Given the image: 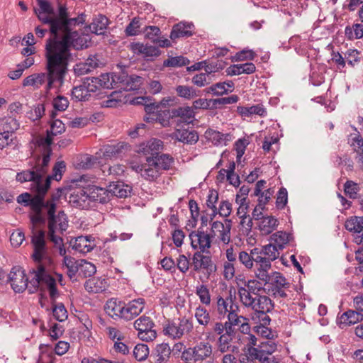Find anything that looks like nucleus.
I'll return each instance as SVG.
<instances>
[{"instance_id":"nucleus-1","label":"nucleus","mask_w":363,"mask_h":363,"mask_svg":"<svg viewBox=\"0 0 363 363\" xmlns=\"http://www.w3.org/2000/svg\"><path fill=\"white\" fill-rule=\"evenodd\" d=\"M45 233L43 230L33 232L31 243L33 247L32 258L36 263V267L30 272L31 277L28 292L34 294L40 288L45 287L52 301L59 296L56 279L50 274L52 268V259L49 255L45 242Z\"/></svg>"},{"instance_id":"nucleus-2","label":"nucleus","mask_w":363,"mask_h":363,"mask_svg":"<svg viewBox=\"0 0 363 363\" xmlns=\"http://www.w3.org/2000/svg\"><path fill=\"white\" fill-rule=\"evenodd\" d=\"M90 40L88 35L80 34L77 31L48 39L45 50H48L50 52V67H59L61 73L68 70L69 62L72 58L70 48L72 47L76 50L86 48L89 47Z\"/></svg>"},{"instance_id":"nucleus-3","label":"nucleus","mask_w":363,"mask_h":363,"mask_svg":"<svg viewBox=\"0 0 363 363\" xmlns=\"http://www.w3.org/2000/svg\"><path fill=\"white\" fill-rule=\"evenodd\" d=\"M38 8H34V12L39 21L43 24L49 26V30L52 38L59 37V28L66 24L65 20L69 16L67 8L65 5L60 4L58 13H55L54 8L48 0H36Z\"/></svg>"},{"instance_id":"nucleus-4","label":"nucleus","mask_w":363,"mask_h":363,"mask_svg":"<svg viewBox=\"0 0 363 363\" xmlns=\"http://www.w3.org/2000/svg\"><path fill=\"white\" fill-rule=\"evenodd\" d=\"M133 52V56L126 60L125 56H122L123 62H122L121 67H123L121 74L112 72L101 74L98 78L99 84L100 87L104 89H115L118 88L120 85L125 84V89H133L134 86V74H128V69L131 65H134L136 59L135 58V53H136V43H131L127 46Z\"/></svg>"},{"instance_id":"nucleus-5","label":"nucleus","mask_w":363,"mask_h":363,"mask_svg":"<svg viewBox=\"0 0 363 363\" xmlns=\"http://www.w3.org/2000/svg\"><path fill=\"white\" fill-rule=\"evenodd\" d=\"M50 52L48 50H45V59H46V72L35 73L26 77L22 83L23 86H33L34 89L40 88L45 82L47 84L45 86L46 91H50L55 83H57L59 86H62L65 81V77L68 70L60 72V69L57 67H50Z\"/></svg>"},{"instance_id":"nucleus-6","label":"nucleus","mask_w":363,"mask_h":363,"mask_svg":"<svg viewBox=\"0 0 363 363\" xmlns=\"http://www.w3.org/2000/svg\"><path fill=\"white\" fill-rule=\"evenodd\" d=\"M45 196V194L40 192L38 195L34 196H32L28 192H25L20 194L16 199L18 203L24 206H29L33 212L29 216L33 228L36 225L45 223V218L43 215V209L46 208V206L44 205Z\"/></svg>"},{"instance_id":"nucleus-7","label":"nucleus","mask_w":363,"mask_h":363,"mask_svg":"<svg viewBox=\"0 0 363 363\" xmlns=\"http://www.w3.org/2000/svg\"><path fill=\"white\" fill-rule=\"evenodd\" d=\"M86 199L105 203L110 199L109 189H106L93 186L88 189V192L83 189H79L77 194L71 195L69 202L72 203L76 207L84 208V203Z\"/></svg>"},{"instance_id":"nucleus-8","label":"nucleus","mask_w":363,"mask_h":363,"mask_svg":"<svg viewBox=\"0 0 363 363\" xmlns=\"http://www.w3.org/2000/svg\"><path fill=\"white\" fill-rule=\"evenodd\" d=\"M175 320H168L163 325V334L172 340H180L186 334L191 333L194 328L191 318L182 317Z\"/></svg>"},{"instance_id":"nucleus-9","label":"nucleus","mask_w":363,"mask_h":363,"mask_svg":"<svg viewBox=\"0 0 363 363\" xmlns=\"http://www.w3.org/2000/svg\"><path fill=\"white\" fill-rule=\"evenodd\" d=\"M134 87L133 89H125V84H121L118 87L119 91H114L111 92L108 99L103 101L102 105L104 107H117L122 104H136V83L135 78L134 77Z\"/></svg>"},{"instance_id":"nucleus-10","label":"nucleus","mask_w":363,"mask_h":363,"mask_svg":"<svg viewBox=\"0 0 363 363\" xmlns=\"http://www.w3.org/2000/svg\"><path fill=\"white\" fill-rule=\"evenodd\" d=\"M54 206H51L50 209L48 212V236L51 242L55 245H62V238L60 236L55 235L57 225L59 227V230L61 234L67 230L68 227V220L66 214L64 211H61L58 212L57 217H53Z\"/></svg>"},{"instance_id":"nucleus-11","label":"nucleus","mask_w":363,"mask_h":363,"mask_svg":"<svg viewBox=\"0 0 363 363\" xmlns=\"http://www.w3.org/2000/svg\"><path fill=\"white\" fill-rule=\"evenodd\" d=\"M213 347L208 342H200L193 347L185 349L182 353V359L185 363L202 362L211 359Z\"/></svg>"},{"instance_id":"nucleus-12","label":"nucleus","mask_w":363,"mask_h":363,"mask_svg":"<svg viewBox=\"0 0 363 363\" xmlns=\"http://www.w3.org/2000/svg\"><path fill=\"white\" fill-rule=\"evenodd\" d=\"M262 283L266 286L265 289L267 290L268 294L274 298H286L288 296L286 290L289 288L290 283L280 272H272Z\"/></svg>"},{"instance_id":"nucleus-13","label":"nucleus","mask_w":363,"mask_h":363,"mask_svg":"<svg viewBox=\"0 0 363 363\" xmlns=\"http://www.w3.org/2000/svg\"><path fill=\"white\" fill-rule=\"evenodd\" d=\"M274 308V303L271 298L262 295L257 298V301L252 311V319L259 325H269L271 321L268 313Z\"/></svg>"},{"instance_id":"nucleus-14","label":"nucleus","mask_w":363,"mask_h":363,"mask_svg":"<svg viewBox=\"0 0 363 363\" xmlns=\"http://www.w3.org/2000/svg\"><path fill=\"white\" fill-rule=\"evenodd\" d=\"M8 281L15 293H23L29 287V278L21 267H13L8 274Z\"/></svg>"},{"instance_id":"nucleus-15","label":"nucleus","mask_w":363,"mask_h":363,"mask_svg":"<svg viewBox=\"0 0 363 363\" xmlns=\"http://www.w3.org/2000/svg\"><path fill=\"white\" fill-rule=\"evenodd\" d=\"M189 238L193 249L202 252H209L212 242L211 235L199 228L197 230L192 231L189 234Z\"/></svg>"},{"instance_id":"nucleus-16","label":"nucleus","mask_w":363,"mask_h":363,"mask_svg":"<svg viewBox=\"0 0 363 363\" xmlns=\"http://www.w3.org/2000/svg\"><path fill=\"white\" fill-rule=\"evenodd\" d=\"M231 305L230 306V313L228 314V324L234 326L237 330H240L243 334H247L250 331V327L247 322V319L238 314L239 307L233 305V299L230 298Z\"/></svg>"},{"instance_id":"nucleus-17","label":"nucleus","mask_w":363,"mask_h":363,"mask_svg":"<svg viewBox=\"0 0 363 363\" xmlns=\"http://www.w3.org/2000/svg\"><path fill=\"white\" fill-rule=\"evenodd\" d=\"M138 320L140 321L138 323V338L146 342L153 341L157 333L152 329L155 324L150 317L143 315Z\"/></svg>"},{"instance_id":"nucleus-18","label":"nucleus","mask_w":363,"mask_h":363,"mask_svg":"<svg viewBox=\"0 0 363 363\" xmlns=\"http://www.w3.org/2000/svg\"><path fill=\"white\" fill-rule=\"evenodd\" d=\"M16 180L21 183L33 182L31 189L35 192V195H38L40 187H43V177L40 175V173L35 169V167H33L32 169L17 173Z\"/></svg>"},{"instance_id":"nucleus-19","label":"nucleus","mask_w":363,"mask_h":363,"mask_svg":"<svg viewBox=\"0 0 363 363\" xmlns=\"http://www.w3.org/2000/svg\"><path fill=\"white\" fill-rule=\"evenodd\" d=\"M225 222L223 224L220 221H213L208 234L212 239L217 236L223 243L228 244L230 240L231 220L226 219Z\"/></svg>"},{"instance_id":"nucleus-20","label":"nucleus","mask_w":363,"mask_h":363,"mask_svg":"<svg viewBox=\"0 0 363 363\" xmlns=\"http://www.w3.org/2000/svg\"><path fill=\"white\" fill-rule=\"evenodd\" d=\"M237 279L238 296L259 294L262 289L261 281L259 279L246 280L245 278H237Z\"/></svg>"},{"instance_id":"nucleus-21","label":"nucleus","mask_w":363,"mask_h":363,"mask_svg":"<svg viewBox=\"0 0 363 363\" xmlns=\"http://www.w3.org/2000/svg\"><path fill=\"white\" fill-rule=\"evenodd\" d=\"M131 151V145L125 142L106 145L103 148V157L106 159L121 157Z\"/></svg>"},{"instance_id":"nucleus-22","label":"nucleus","mask_w":363,"mask_h":363,"mask_svg":"<svg viewBox=\"0 0 363 363\" xmlns=\"http://www.w3.org/2000/svg\"><path fill=\"white\" fill-rule=\"evenodd\" d=\"M345 228L354 235L357 245L363 244V216H351L345 223Z\"/></svg>"},{"instance_id":"nucleus-23","label":"nucleus","mask_w":363,"mask_h":363,"mask_svg":"<svg viewBox=\"0 0 363 363\" xmlns=\"http://www.w3.org/2000/svg\"><path fill=\"white\" fill-rule=\"evenodd\" d=\"M204 252H196L192 257V266L195 272L205 269L209 274L215 271L216 267L213 263L211 257L204 255Z\"/></svg>"},{"instance_id":"nucleus-24","label":"nucleus","mask_w":363,"mask_h":363,"mask_svg":"<svg viewBox=\"0 0 363 363\" xmlns=\"http://www.w3.org/2000/svg\"><path fill=\"white\" fill-rule=\"evenodd\" d=\"M162 147L163 143L162 140L152 138L146 143H140L138 149V153L143 155L146 160L147 157H156L160 151L162 150Z\"/></svg>"},{"instance_id":"nucleus-25","label":"nucleus","mask_w":363,"mask_h":363,"mask_svg":"<svg viewBox=\"0 0 363 363\" xmlns=\"http://www.w3.org/2000/svg\"><path fill=\"white\" fill-rule=\"evenodd\" d=\"M253 268L257 279L263 282L270 276L271 273L269 272L272 268V262L258 254L256 255Z\"/></svg>"},{"instance_id":"nucleus-26","label":"nucleus","mask_w":363,"mask_h":363,"mask_svg":"<svg viewBox=\"0 0 363 363\" xmlns=\"http://www.w3.org/2000/svg\"><path fill=\"white\" fill-rule=\"evenodd\" d=\"M138 106H143V110L147 116L144 117V120L147 122H153L155 121V113H158L160 110V104L152 102V99L148 97H143L138 96Z\"/></svg>"},{"instance_id":"nucleus-27","label":"nucleus","mask_w":363,"mask_h":363,"mask_svg":"<svg viewBox=\"0 0 363 363\" xmlns=\"http://www.w3.org/2000/svg\"><path fill=\"white\" fill-rule=\"evenodd\" d=\"M66 169V164L64 161H59L57 162L53 168H52V172L51 175H49L47 177L44 184L43 187H40V189L38 190L40 193H42L43 194H47L49 189L50 188V184L51 180L55 179L56 181H60L62 179V173L65 171Z\"/></svg>"},{"instance_id":"nucleus-28","label":"nucleus","mask_w":363,"mask_h":363,"mask_svg":"<svg viewBox=\"0 0 363 363\" xmlns=\"http://www.w3.org/2000/svg\"><path fill=\"white\" fill-rule=\"evenodd\" d=\"M71 243L74 250L83 254L91 252L95 247L94 238L91 235L79 236Z\"/></svg>"},{"instance_id":"nucleus-29","label":"nucleus","mask_w":363,"mask_h":363,"mask_svg":"<svg viewBox=\"0 0 363 363\" xmlns=\"http://www.w3.org/2000/svg\"><path fill=\"white\" fill-rule=\"evenodd\" d=\"M146 162H150V164L155 165L159 170H168L174 163V158L167 154H162L160 155L158 154L156 157H147Z\"/></svg>"},{"instance_id":"nucleus-30","label":"nucleus","mask_w":363,"mask_h":363,"mask_svg":"<svg viewBox=\"0 0 363 363\" xmlns=\"http://www.w3.org/2000/svg\"><path fill=\"white\" fill-rule=\"evenodd\" d=\"M363 320V315L355 311L349 310L338 318V325L341 328L354 325Z\"/></svg>"},{"instance_id":"nucleus-31","label":"nucleus","mask_w":363,"mask_h":363,"mask_svg":"<svg viewBox=\"0 0 363 363\" xmlns=\"http://www.w3.org/2000/svg\"><path fill=\"white\" fill-rule=\"evenodd\" d=\"M172 138L187 144L196 143L199 140L196 131L188 129H177L172 133Z\"/></svg>"},{"instance_id":"nucleus-32","label":"nucleus","mask_w":363,"mask_h":363,"mask_svg":"<svg viewBox=\"0 0 363 363\" xmlns=\"http://www.w3.org/2000/svg\"><path fill=\"white\" fill-rule=\"evenodd\" d=\"M193 28L192 23H179L173 26L170 38L174 40L182 37H189L193 34Z\"/></svg>"},{"instance_id":"nucleus-33","label":"nucleus","mask_w":363,"mask_h":363,"mask_svg":"<svg viewBox=\"0 0 363 363\" xmlns=\"http://www.w3.org/2000/svg\"><path fill=\"white\" fill-rule=\"evenodd\" d=\"M256 71V67L252 62H247L245 64H238L230 65L226 69L228 75H240L241 74H250Z\"/></svg>"},{"instance_id":"nucleus-34","label":"nucleus","mask_w":363,"mask_h":363,"mask_svg":"<svg viewBox=\"0 0 363 363\" xmlns=\"http://www.w3.org/2000/svg\"><path fill=\"white\" fill-rule=\"evenodd\" d=\"M260 254L259 248L255 247L252 249L250 253L246 251H240L238 253L239 262L247 269H251L254 267L256 255Z\"/></svg>"},{"instance_id":"nucleus-35","label":"nucleus","mask_w":363,"mask_h":363,"mask_svg":"<svg viewBox=\"0 0 363 363\" xmlns=\"http://www.w3.org/2000/svg\"><path fill=\"white\" fill-rule=\"evenodd\" d=\"M238 113L244 117H249L252 115H258L259 116H265L267 110L262 104H256L252 106H238Z\"/></svg>"},{"instance_id":"nucleus-36","label":"nucleus","mask_w":363,"mask_h":363,"mask_svg":"<svg viewBox=\"0 0 363 363\" xmlns=\"http://www.w3.org/2000/svg\"><path fill=\"white\" fill-rule=\"evenodd\" d=\"M161 52L157 47L138 43V56L141 57L146 60H153L155 57H158Z\"/></svg>"},{"instance_id":"nucleus-37","label":"nucleus","mask_w":363,"mask_h":363,"mask_svg":"<svg viewBox=\"0 0 363 363\" xmlns=\"http://www.w3.org/2000/svg\"><path fill=\"white\" fill-rule=\"evenodd\" d=\"M123 302L118 301L117 298H110L106 303L104 310L106 313L111 317H121L123 310Z\"/></svg>"},{"instance_id":"nucleus-38","label":"nucleus","mask_w":363,"mask_h":363,"mask_svg":"<svg viewBox=\"0 0 363 363\" xmlns=\"http://www.w3.org/2000/svg\"><path fill=\"white\" fill-rule=\"evenodd\" d=\"M108 22V19L105 16L99 15L89 26V30L96 35H103L106 30Z\"/></svg>"},{"instance_id":"nucleus-39","label":"nucleus","mask_w":363,"mask_h":363,"mask_svg":"<svg viewBox=\"0 0 363 363\" xmlns=\"http://www.w3.org/2000/svg\"><path fill=\"white\" fill-rule=\"evenodd\" d=\"M177 96L186 100H191L201 95V91L187 85H178L175 87Z\"/></svg>"},{"instance_id":"nucleus-40","label":"nucleus","mask_w":363,"mask_h":363,"mask_svg":"<svg viewBox=\"0 0 363 363\" xmlns=\"http://www.w3.org/2000/svg\"><path fill=\"white\" fill-rule=\"evenodd\" d=\"M206 137L216 145H225L227 142L231 140V135L229 133H222L214 130H208L206 132Z\"/></svg>"},{"instance_id":"nucleus-41","label":"nucleus","mask_w":363,"mask_h":363,"mask_svg":"<svg viewBox=\"0 0 363 363\" xmlns=\"http://www.w3.org/2000/svg\"><path fill=\"white\" fill-rule=\"evenodd\" d=\"M172 116L179 117L183 122L190 123L194 118L195 113L192 107L182 106L172 110Z\"/></svg>"},{"instance_id":"nucleus-42","label":"nucleus","mask_w":363,"mask_h":363,"mask_svg":"<svg viewBox=\"0 0 363 363\" xmlns=\"http://www.w3.org/2000/svg\"><path fill=\"white\" fill-rule=\"evenodd\" d=\"M52 154V150H48L42 152V162L39 163L40 157L37 156L35 158V164L34 165L40 175L43 177L44 174L47 172L48 167L50 161V157Z\"/></svg>"},{"instance_id":"nucleus-43","label":"nucleus","mask_w":363,"mask_h":363,"mask_svg":"<svg viewBox=\"0 0 363 363\" xmlns=\"http://www.w3.org/2000/svg\"><path fill=\"white\" fill-rule=\"evenodd\" d=\"M20 123L17 117L7 116L0 119V127L8 133H13L19 128Z\"/></svg>"},{"instance_id":"nucleus-44","label":"nucleus","mask_w":363,"mask_h":363,"mask_svg":"<svg viewBox=\"0 0 363 363\" xmlns=\"http://www.w3.org/2000/svg\"><path fill=\"white\" fill-rule=\"evenodd\" d=\"M172 350L167 343L157 345L155 363H167L171 357Z\"/></svg>"},{"instance_id":"nucleus-45","label":"nucleus","mask_w":363,"mask_h":363,"mask_svg":"<svg viewBox=\"0 0 363 363\" xmlns=\"http://www.w3.org/2000/svg\"><path fill=\"white\" fill-rule=\"evenodd\" d=\"M280 251L281 250L277 248V245H274L272 242H270L268 245L262 246V248H259V255L272 262L279 257Z\"/></svg>"},{"instance_id":"nucleus-46","label":"nucleus","mask_w":363,"mask_h":363,"mask_svg":"<svg viewBox=\"0 0 363 363\" xmlns=\"http://www.w3.org/2000/svg\"><path fill=\"white\" fill-rule=\"evenodd\" d=\"M278 220L274 216L262 217L259 229L263 235L270 234L277 226Z\"/></svg>"},{"instance_id":"nucleus-47","label":"nucleus","mask_w":363,"mask_h":363,"mask_svg":"<svg viewBox=\"0 0 363 363\" xmlns=\"http://www.w3.org/2000/svg\"><path fill=\"white\" fill-rule=\"evenodd\" d=\"M106 283L104 280L94 277L86 281L84 288L88 292L100 293L105 290Z\"/></svg>"},{"instance_id":"nucleus-48","label":"nucleus","mask_w":363,"mask_h":363,"mask_svg":"<svg viewBox=\"0 0 363 363\" xmlns=\"http://www.w3.org/2000/svg\"><path fill=\"white\" fill-rule=\"evenodd\" d=\"M159 171L155 165L150 164L147 162L142 164L140 169L141 176L147 180H154L157 178L160 175Z\"/></svg>"},{"instance_id":"nucleus-49","label":"nucleus","mask_w":363,"mask_h":363,"mask_svg":"<svg viewBox=\"0 0 363 363\" xmlns=\"http://www.w3.org/2000/svg\"><path fill=\"white\" fill-rule=\"evenodd\" d=\"M205 73L197 74L192 77L191 81L194 85L199 87H203L210 84L211 77L209 74L213 72L212 68L209 66H207L205 68Z\"/></svg>"},{"instance_id":"nucleus-50","label":"nucleus","mask_w":363,"mask_h":363,"mask_svg":"<svg viewBox=\"0 0 363 363\" xmlns=\"http://www.w3.org/2000/svg\"><path fill=\"white\" fill-rule=\"evenodd\" d=\"M270 239L274 245H277V248L282 250L289 241V235L283 231H278L274 233Z\"/></svg>"},{"instance_id":"nucleus-51","label":"nucleus","mask_w":363,"mask_h":363,"mask_svg":"<svg viewBox=\"0 0 363 363\" xmlns=\"http://www.w3.org/2000/svg\"><path fill=\"white\" fill-rule=\"evenodd\" d=\"M140 33H144L146 38L155 43L160 33V29L157 26H145L144 28H140V25H138V34Z\"/></svg>"},{"instance_id":"nucleus-52","label":"nucleus","mask_w":363,"mask_h":363,"mask_svg":"<svg viewBox=\"0 0 363 363\" xmlns=\"http://www.w3.org/2000/svg\"><path fill=\"white\" fill-rule=\"evenodd\" d=\"M136 315V300L129 301L127 304L123 303L121 317L126 320H131Z\"/></svg>"},{"instance_id":"nucleus-53","label":"nucleus","mask_w":363,"mask_h":363,"mask_svg":"<svg viewBox=\"0 0 363 363\" xmlns=\"http://www.w3.org/2000/svg\"><path fill=\"white\" fill-rule=\"evenodd\" d=\"M194 316L201 325L207 326L211 323V315L203 306H199L196 308Z\"/></svg>"},{"instance_id":"nucleus-54","label":"nucleus","mask_w":363,"mask_h":363,"mask_svg":"<svg viewBox=\"0 0 363 363\" xmlns=\"http://www.w3.org/2000/svg\"><path fill=\"white\" fill-rule=\"evenodd\" d=\"M96 271L95 265L89 262L82 259L79 263V274L84 278L91 277L95 274Z\"/></svg>"},{"instance_id":"nucleus-55","label":"nucleus","mask_w":363,"mask_h":363,"mask_svg":"<svg viewBox=\"0 0 363 363\" xmlns=\"http://www.w3.org/2000/svg\"><path fill=\"white\" fill-rule=\"evenodd\" d=\"M72 99L79 101H88L90 98V94L88 93L85 85L80 84L79 86H74L72 91Z\"/></svg>"},{"instance_id":"nucleus-56","label":"nucleus","mask_w":363,"mask_h":363,"mask_svg":"<svg viewBox=\"0 0 363 363\" xmlns=\"http://www.w3.org/2000/svg\"><path fill=\"white\" fill-rule=\"evenodd\" d=\"M196 294L199 296L201 303L206 306H209L211 304V294L206 285H198L196 288Z\"/></svg>"},{"instance_id":"nucleus-57","label":"nucleus","mask_w":363,"mask_h":363,"mask_svg":"<svg viewBox=\"0 0 363 363\" xmlns=\"http://www.w3.org/2000/svg\"><path fill=\"white\" fill-rule=\"evenodd\" d=\"M52 313L54 318L60 321L63 322L67 320L68 317L67 311L63 303H60L57 304L55 303V301H52Z\"/></svg>"},{"instance_id":"nucleus-58","label":"nucleus","mask_w":363,"mask_h":363,"mask_svg":"<svg viewBox=\"0 0 363 363\" xmlns=\"http://www.w3.org/2000/svg\"><path fill=\"white\" fill-rule=\"evenodd\" d=\"M359 190V184L352 180H347L344 184V191L350 199L357 198Z\"/></svg>"},{"instance_id":"nucleus-59","label":"nucleus","mask_w":363,"mask_h":363,"mask_svg":"<svg viewBox=\"0 0 363 363\" xmlns=\"http://www.w3.org/2000/svg\"><path fill=\"white\" fill-rule=\"evenodd\" d=\"M64 264L67 268V275L72 279L73 278L77 272H79V264L77 263L75 259L71 257L65 256Z\"/></svg>"},{"instance_id":"nucleus-60","label":"nucleus","mask_w":363,"mask_h":363,"mask_svg":"<svg viewBox=\"0 0 363 363\" xmlns=\"http://www.w3.org/2000/svg\"><path fill=\"white\" fill-rule=\"evenodd\" d=\"M261 294H255V295H245L238 296L239 301L240 303L247 309L252 311L253 308L255 306L257 298L260 296Z\"/></svg>"},{"instance_id":"nucleus-61","label":"nucleus","mask_w":363,"mask_h":363,"mask_svg":"<svg viewBox=\"0 0 363 363\" xmlns=\"http://www.w3.org/2000/svg\"><path fill=\"white\" fill-rule=\"evenodd\" d=\"M62 189L58 188V189H57L56 192L53 193L51 195L50 199H48L47 201L44 200V205L46 206V208L48 210L47 211L48 215V212L50 209L51 206L53 205V206H54L53 217L54 218L57 217V216L55 215L56 201L60 199V197L62 196Z\"/></svg>"},{"instance_id":"nucleus-62","label":"nucleus","mask_w":363,"mask_h":363,"mask_svg":"<svg viewBox=\"0 0 363 363\" xmlns=\"http://www.w3.org/2000/svg\"><path fill=\"white\" fill-rule=\"evenodd\" d=\"M189 63V60L183 56L172 57L164 61L166 67H182Z\"/></svg>"},{"instance_id":"nucleus-63","label":"nucleus","mask_w":363,"mask_h":363,"mask_svg":"<svg viewBox=\"0 0 363 363\" xmlns=\"http://www.w3.org/2000/svg\"><path fill=\"white\" fill-rule=\"evenodd\" d=\"M52 137L50 135L49 131H47V136L39 137L36 139L35 145L41 148V152L52 150L51 147V145L52 144Z\"/></svg>"},{"instance_id":"nucleus-64","label":"nucleus","mask_w":363,"mask_h":363,"mask_svg":"<svg viewBox=\"0 0 363 363\" xmlns=\"http://www.w3.org/2000/svg\"><path fill=\"white\" fill-rule=\"evenodd\" d=\"M98 82L99 80L97 77H85L82 81L83 84L85 85L90 95L91 93H95L100 87Z\"/></svg>"}]
</instances>
